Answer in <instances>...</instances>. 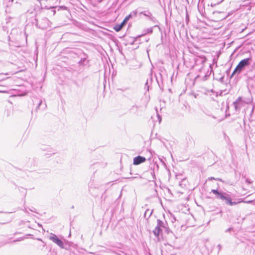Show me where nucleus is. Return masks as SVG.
<instances>
[{"instance_id":"1a4fd4ad","label":"nucleus","mask_w":255,"mask_h":255,"mask_svg":"<svg viewBox=\"0 0 255 255\" xmlns=\"http://www.w3.org/2000/svg\"><path fill=\"white\" fill-rule=\"evenodd\" d=\"M224 0H215L214 1V3H212V5L213 4V5H216V4H219L220 3H221Z\"/></svg>"},{"instance_id":"6e6552de","label":"nucleus","mask_w":255,"mask_h":255,"mask_svg":"<svg viewBox=\"0 0 255 255\" xmlns=\"http://www.w3.org/2000/svg\"><path fill=\"white\" fill-rule=\"evenodd\" d=\"M123 27H122V25H116L114 27V29L117 31H119Z\"/></svg>"},{"instance_id":"f257e3e1","label":"nucleus","mask_w":255,"mask_h":255,"mask_svg":"<svg viewBox=\"0 0 255 255\" xmlns=\"http://www.w3.org/2000/svg\"><path fill=\"white\" fill-rule=\"evenodd\" d=\"M249 61V58L244 59L241 61L233 71L232 75L236 74H239L245 66L250 64Z\"/></svg>"},{"instance_id":"4468645a","label":"nucleus","mask_w":255,"mask_h":255,"mask_svg":"<svg viewBox=\"0 0 255 255\" xmlns=\"http://www.w3.org/2000/svg\"><path fill=\"white\" fill-rule=\"evenodd\" d=\"M127 22V21H125V19L123 20V21L120 24V25H122V27H123L124 25Z\"/></svg>"},{"instance_id":"423d86ee","label":"nucleus","mask_w":255,"mask_h":255,"mask_svg":"<svg viewBox=\"0 0 255 255\" xmlns=\"http://www.w3.org/2000/svg\"><path fill=\"white\" fill-rule=\"evenodd\" d=\"M160 221L158 220V225L155 228V229L153 230V234L156 236H158L160 231H161V230L159 228V226H160Z\"/></svg>"},{"instance_id":"9b49d317","label":"nucleus","mask_w":255,"mask_h":255,"mask_svg":"<svg viewBox=\"0 0 255 255\" xmlns=\"http://www.w3.org/2000/svg\"><path fill=\"white\" fill-rule=\"evenodd\" d=\"M131 17V14H129L125 18V21H128L129 19V18Z\"/></svg>"},{"instance_id":"6ab92c4d","label":"nucleus","mask_w":255,"mask_h":255,"mask_svg":"<svg viewBox=\"0 0 255 255\" xmlns=\"http://www.w3.org/2000/svg\"><path fill=\"white\" fill-rule=\"evenodd\" d=\"M9 102L10 103H12V101H11L10 100H9Z\"/></svg>"},{"instance_id":"dca6fc26","label":"nucleus","mask_w":255,"mask_h":255,"mask_svg":"<svg viewBox=\"0 0 255 255\" xmlns=\"http://www.w3.org/2000/svg\"><path fill=\"white\" fill-rule=\"evenodd\" d=\"M209 180H212V179H215V180H219V181H221V180L219 178H214V177H210V178H209Z\"/></svg>"},{"instance_id":"a211bd4d","label":"nucleus","mask_w":255,"mask_h":255,"mask_svg":"<svg viewBox=\"0 0 255 255\" xmlns=\"http://www.w3.org/2000/svg\"><path fill=\"white\" fill-rule=\"evenodd\" d=\"M14 97H15L14 95H13L10 96L11 98H14Z\"/></svg>"},{"instance_id":"2eb2a0df","label":"nucleus","mask_w":255,"mask_h":255,"mask_svg":"<svg viewBox=\"0 0 255 255\" xmlns=\"http://www.w3.org/2000/svg\"><path fill=\"white\" fill-rule=\"evenodd\" d=\"M127 22V21H125V19L123 20V21L120 24V25H122V27H123L124 25Z\"/></svg>"},{"instance_id":"aec40b11","label":"nucleus","mask_w":255,"mask_h":255,"mask_svg":"<svg viewBox=\"0 0 255 255\" xmlns=\"http://www.w3.org/2000/svg\"><path fill=\"white\" fill-rule=\"evenodd\" d=\"M22 89H25V88H24L23 87H22Z\"/></svg>"},{"instance_id":"f3484780","label":"nucleus","mask_w":255,"mask_h":255,"mask_svg":"<svg viewBox=\"0 0 255 255\" xmlns=\"http://www.w3.org/2000/svg\"><path fill=\"white\" fill-rule=\"evenodd\" d=\"M245 203H250V202H251V201H245Z\"/></svg>"},{"instance_id":"20e7f679","label":"nucleus","mask_w":255,"mask_h":255,"mask_svg":"<svg viewBox=\"0 0 255 255\" xmlns=\"http://www.w3.org/2000/svg\"><path fill=\"white\" fill-rule=\"evenodd\" d=\"M146 161V159L145 157L138 156L133 158V164L134 165H138L141 163H143Z\"/></svg>"},{"instance_id":"0eeeda50","label":"nucleus","mask_w":255,"mask_h":255,"mask_svg":"<svg viewBox=\"0 0 255 255\" xmlns=\"http://www.w3.org/2000/svg\"><path fill=\"white\" fill-rule=\"evenodd\" d=\"M17 92H18V93H17V96H24L26 93V91L25 89L23 91H22V92L21 93H20V90L17 89Z\"/></svg>"},{"instance_id":"f03ea898","label":"nucleus","mask_w":255,"mask_h":255,"mask_svg":"<svg viewBox=\"0 0 255 255\" xmlns=\"http://www.w3.org/2000/svg\"><path fill=\"white\" fill-rule=\"evenodd\" d=\"M49 239L53 243L58 245L60 248H64L63 242L60 240L56 235L54 234H51L49 237Z\"/></svg>"},{"instance_id":"ddd939ff","label":"nucleus","mask_w":255,"mask_h":255,"mask_svg":"<svg viewBox=\"0 0 255 255\" xmlns=\"http://www.w3.org/2000/svg\"><path fill=\"white\" fill-rule=\"evenodd\" d=\"M127 22V21H125V19L123 20V21L120 24V25H122V27H123L124 25Z\"/></svg>"},{"instance_id":"f8f14e48","label":"nucleus","mask_w":255,"mask_h":255,"mask_svg":"<svg viewBox=\"0 0 255 255\" xmlns=\"http://www.w3.org/2000/svg\"><path fill=\"white\" fill-rule=\"evenodd\" d=\"M3 89V87L0 86V93H5L6 92V91Z\"/></svg>"},{"instance_id":"39448f33","label":"nucleus","mask_w":255,"mask_h":255,"mask_svg":"<svg viewBox=\"0 0 255 255\" xmlns=\"http://www.w3.org/2000/svg\"><path fill=\"white\" fill-rule=\"evenodd\" d=\"M212 192L217 195V198L221 200H224L225 196L227 194L226 193L219 192L217 190L212 189Z\"/></svg>"},{"instance_id":"7ed1b4c3","label":"nucleus","mask_w":255,"mask_h":255,"mask_svg":"<svg viewBox=\"0 0 255 255\" xmlns=\"http://www.w3.org/2000/svg\"><path fill=\"white\" fill-rule=\"evenodd\" d=\"M224 200L226 201V204H229L230 206H233L238 203H241L242 202H243L241 199H239L238 202H232V199L230 197L229 195H228V194L225 196Z\"/></svg>"},{"instance_id":"9d476101","label":"nucleus","mask_w":255,"mask_h":255,"mask_svg":"<svg viewBox=\"0 0 255 255\" xmlns=\"http://www.w3.org/2000/svg\"><path fill=\"white\" fill-rule=\"evenodd\" d=\"M241 101V98L240 97L239 98L237 101L234 103L235 105V107H237V104Z\"/></svg>"}]
</instances>
